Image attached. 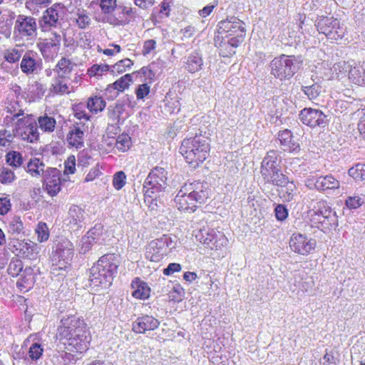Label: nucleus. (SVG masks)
<instances>
[{"instance_id":"33","label":"nucleus","mask_w":365,"mask_h":365,"mask_svg":"<svg viewBox=\"0 0 365 365\" xmlns=\"http://www.w3.org/2000/svg\"><path fill=\"white\" fill-rule=\"evenodd\" d=\"M41 53L46 60H50L57 54L59 47L53 41L45 39L43 42L38 44Z\"/></svg>"},{"instance_id":"29","label":"nucleus","mask_w":365,"mask_h":365,"mask_svg":"<svg viewBox=\"0 0 365 365\" xmlns=\"http://www.w3.org/2000/svg\"><path fill=\"white\" fill-rule=\"evenodd\" d=\"M349 79L356 85L365 86L364 66L359 64L351 66L349 71Z\"/></svg>"},{"instance_id":"57","label":"nucleus","mask_w":365,"mask_h":365,"mask_svg":"<svg viewBox=\"0 0 365 365\" xmlns=\"http://www.w3.org/2000/svg\"><path fill=\"white\" fill-rule=\"evenodd\" d=\"M133 64V61L129 58H124L117 62L113 66L112 72L122 73Z\"/></svg>"},{"instance_id":"46","label":"nucleus","mask_w":365,"mask_h":365,"mask_svg":"<svg viewBox=\"0 0 365 365\" xmlns=\"http://www.w3.org/2000/svg\"><path fill=\"white\" fill-rule=\"evenodd\" d=\"M86 104L83 103H80L73 106V115L78 120V121L84 120V121L87 122L90 120L91 115L86 112Z\"/></svg>"},{"instance_id":"23","label":"nucleus","mask_w":365,"mask_h":365,"mask_svg":"<svg viewBox=\"0 0 365 365\" xmlns=\"http://www.w3.org/2000/svg\"><path fill=\"white\" fill-rule=\"evenodd\" d=\"M160 321L151 315L144 314L137 317L132 323V330L136 334H145L158 328Z\"/></svg>"},{"instance_id":"36","label":"nucleus","mask_w":365,"mask_h":365,"mask_svg":"<svg viewBox=\"0 0 365 365\" xmlns=\"http://www.w3.org/2000/svg\"><path fill=\"white\" fill-rule=\"evenodd\" d=\"M86 106L91 113H97L104 110L106 102L102 97L92 96L88 99Z\"/></svg>"},{"instance_id":"43","label":"nucleus","mask_w":365,"mask_h":365,"mask_svg":"<svg viewBox=\"0 0 365 365\" xmlns=\"http://www.w3.org/2000/svg\"><path fill=\"white\" fill-rule=\"evenodd\" d=\"M24 264L22 261L16 257H13L8 266L7 272L13 277H17L23 271Z\"/></svg>"},{"instance_id":"2","label":"nucleus","mask_w":365,"mask_h":365,"mask_svg":"<svg viewBox=\"0 0 365 365\" xmlns=\"http://www.w3.org/2000/svg\"><path fill=\"white\" fill-rule=\"evenodd\" d=\"M119 264L117 255L109 253L103 255L90 269L89 286L96 291L108 288L117 274Z\"/></svg>"},{"instance_id":"22","label":"nucleus","mask_w":365,"mask_h":365,"mask_svg":"<svg viewBox=\"0 0 365 365\" xmlns=\"http://www.w3.org/2000/svg\"><path fill=\"white\" fill-rule=\"evenodd\" d=\"M281 162L282 160L279 151L275 150H269L261 163L260 173L262 178L269 173L282 168Z\"/></svg>"},{"instance_id":"41","label":"nucleus","mask_w":365,"mask_h":365,"mask_svg":"<svg viewBox=\"0 0 365 365\" xmlns=\"http://www.w3.org/2000/svg\"><path fill=\"white\" fill-rule=\"evenodd\" d=\"M63 79H65L64 78H60L58 76H56L53 82L52 83L50 91L54 94H64V93H69L68 91V86L66 83H63Z\"/></svg>"},{"instance_id":"38","label":"nucleus","mask_w":365,"mask_h":365,"mask_svg":"<svg viewBox=\"0 0 365 365\" xmlns=\"http://www.w3.org/2000/svg\"><path fill=\"white\" fill-rule=\"evenodd\" d=\"M322 86L318 83L302 85L301 90L310 100L317 99L322 93Z\"/></svg>"},{"instance_id":"47","label":"nucleus","mask_w":365,"mask_h":365,"mask_svg":"<svg viewBox=\"0 0 365 365\" xmlns=\"http://www.w3.org/2000/svg\"><path fill=\"white\" fill-rule=\"evenodd\" d=\"M150 288L145 282H140L137 284L136 289L133 292V297L136 299H145L150 296Z\"/></svg>"},{"instance_id":"7","label":"nucleus","mask_w":365,"mask_h":365,"mask_svg":"<svg viewBox=\"0 0 365 365\" xmlns=\"http://www.w3.org/2000/svg\"><path fill=\"white\" fill-rule=\"evenodd\" d=\"M218 33L225 34V38H232L244 41L246 35L245 24L236 16H227L218 24Z\"/></svg>"},{"instance_id":"11","label":"nucleus","mask_w":365,"mask_h":365,"mask_svg":"<svg viewBox=\"0 0 365 365\" xmlns=\"http://www.w3.org/2000/svg\"><path fill=\"white\" fill-rule=\"evenodd\" d=\"M305 185L309 190L330 193L339 189L340 182L333 175H309L305 180Z\"/></svg>"},{"instance_id":"51","label":"nucleus","mask_w":365,"mask_h":365,"mask_svg":"<svg viewBox=\"0 0 365 365\" xmlns=\"http://www.w3.org/2000/svg\"><path fill=\"white\" fill-rule=\"evenodd\" d=\"M0 171V182L4 185L12 183L16 178L14 171L8 168L3 167Z\"/></svg>"},{"instance_id":"39","label":"nucleus","mask_w":365,"mask_h":365,"mask_svg":"<svg viewBox=\"0 0 365 365\" xmlns=\"http://www.w3.org/2000/svg\"><path fill=\"white\" fill-rule=\"evenodd\" d=\"M39 128L44 132H53L55 129L56 121L53 117L46 114L38 118Z\"/></svg>"},{"instance_id":"52","label":"nucleus","mask_w":365,"mask_h":365,"mask_svg":"<svg viewBox=\"0 0 365 365\" xmlns=\"http://www.w3.org/2000/svg\"><path fill=\"white\" fill-rule=\"evenodd\" d=\"M131 145L130 137L125 133L119 135L116 139L115 146L116 148L123 152L129 149Z\"/></svg>"},{"instance_id":"44","label":"nucleus","mask_w":365,"mask_h":365,"mask_svg":"<svg viewBox=\"0 0 365 365\" xmlns=\"http://www.w3.org/2000/svg\"><path fill=\"white\" fill-rule=\"evenodd\" d=\"M24 230V224L19 216H14L8 223V232L11 235H19Z\"/></svg>"},{"instance_id":"20","label":"nucleus","mask_w":365,"mask_h":365,"mask_svg":"<svg viewBox=\"0 0 365 365\" xmlns=\"http://www.w3.org/2000/svg\"><path fill=\"white\" fill-rule=\"evenodd\" d=\"M43 185L51 196L56 195L61 190V172L57 168H48L43 173Z\"/></svg>"},{"instance_id":"28","label":"nucleus","mask_w":365,"mask_h":365,"mask_svg":"<svg viewBox=\"0 0 365 365\" xmlns=\"http://www.w3.org/2000/svg\"><path fill=\"white\" fill-rule=\"evenodd\" d=\"M203 60L202 54L195 51L192 52L187 58L185 68L190 73H194L202 68Z\"/></svg>"},{"instance_id":"56","label":"nucleus","mask_w":365,"mask_h":365,"mask_svg":"<svg viewBox=\"0 0 365 365\" xmlns=\"http://www.w3.org/2000/svg\"><path fill=\"white\" fill-rule=\"evenodd\" d=\"M109 66L107 64H93L88 70V74L90 76H102L104 73L109 71Z\"/></svg>"},{"instance_id":"30","label":"nucleus","mask_w":365,"mask_h":365,"mask_svg":"<svg viewBox=\"0 0 365 365\" xmlns=\"http://www.w3.org/2000/svg\"><path fill=\"white\" fill-rule=\"evenodd\" d=\"M73 68V64L70 59L62 57L57 63L53 71L60 78H68Z\"/></svg>"},{"instance_id":"61","label":"nucleus","mask_w":365,"mask_h":365,"mask_svg":"<svg viewBox=\"0 0 365 365\" xmlns=\"http://www.w3.org/2000/svg\"><path fill=\"white\" fill-rule=\"evenodd\" d=\"M364 202L363 198L359 196H349L346 200L345 204L349 209H356Z\"/></svg>"},{"instance_id":"16","label":"nucleus","mask_w":365,"mask_h":365,"mask_svg":"<svg viewBox=\"0 0 365 365\" xmlns=\"http://www.w3.org/2000/svg\"><path fill=\"white\" fill-rule=\"evenodd\" d=\"M63 15L64 6L60 4H55L43 12L39 21L40 25L44 29L57 27L61 25L60 20L63 19Z\"/></svg>"},{"instance_id":"60","label":"nucleus","mask_w":365,"mask_h":365,"mask_svg":"<svg viewBox=\"0 0 365 365\" xmlns=\"http://www.w3.org/2000/svg\"><path fill=\"white\" fill-rule=\"evenodd\" d=\"M126 175L123 171H118L113 175V187L119 190L125 184Z\"/></svg>"},{"instance_id":"45","label":"nucleus","mask_w":365,"mask_h":365,"mask_svg":"<svg viewBox=\"0 0 365 365\" xmlns=\"http://www.w3.org/2000/svg\"><path fill=\"white\" fill-rule=\"evenodd\" d=\"M6 162L12 168L20 167L24 162L22 155L18 151H9L6 155Z\"/></svg>"},{"instance_id":"37","label":"nucleus","mask_w":365,"mask_h":365,"mask_svg":"<svg viewBox=\"0 0 365 365\" xmlns=\"http://www.w3.org/2000/svg\"><path fill=\"white\" fill-rule=\"evenodd\" d=\"M45 164L38 158L31 159L27 164L26 171L33 177L43 175Z\"/></svg>"},{"instance_id":"17","label":"nucleus","mask_w":365,"mask_h":365,"mask_svg":"<svg viewBox=\"0 0 365 365\" xmlns=\"http://www.w3.org/2000/svg\"><path fill=\"white\" fill-rule=\"evenodd\" d=\"M289 247L293 252L299 255H307L314 250L316 240L311 238L309 239L304 235L294 233L290 238Z\"/></svg>"},{"instance_id":"63","label":"nucleus","mask_w":365,"mask_h":365,"mask_svg":"<svg viewBox=\"0 0 365 365\" xmlns=\"http://www.w3.org/2000/svg\"><path fill=\"white\" fill-rule=\"evenodd\" d=\"M64 174H73L76 171V158L70 155L64 163Z\"/></svg>"},{"instance_id":"19","label":"nucleus","mask_w":365,"mask_h":365,"mask_svg":"<svg viewBox=\"0 0 365 365\" xmlns=\"http://www.w3.org/2000/svg\"><path fill=\"white\" fill-rule=\"evenodd\" d=\"M115 15L108 18V22L113 26H125L138 16L135 8L118 4Z\"/></svg>"},{"instance_id":"35","label":"nucleus","mask_w":365,"mask_h":365,"mask_svg":"<svg viewBox=\"0 0 365 365\" xmlns=\"http://www.w3.org/2000/svg\"><path fill=\"white\" fill-rule=\"evenodd\" d=\"M14 135H18L22 140H26L29 143H34L38 139L36 122L35 121L31 126L26 127L25 129L21 130V133H16Z\"/></svg>"},{"instance_id":"25","label":"nucleus","mask_w":365,"mask_h":365,"mask_svg":"<svg viewBox=\"0 0 365 365\" xmlns=\"http://www.w3.org/2000/svg\"><path fill=\"white\" fill-rule=\"evenodd\" d=\"M8 241L9 247H14L15 250L18 252L17 255H21L24 258L32 259L36 255L34 244L11 237L8 238Z\"/></svg>"},{"instance_id":"40","label":"nucleus","mask_w":365,"mask_h":365,"mask_svg":"<svg viewBox=\"0 0 365 365\" xmlns=\"http://www.w3.org/2000/svg\"><path fill=\"white\" fill-rule=\"evenodd\" d=\"M22 116V118L19 117L14 123V134L21 133V130L26 127L31 126L36 121L31 115Z\"/></svg>"},{"instance_id":"9","label":"nucleus","mask_w":365,"mask_h":365,"mask_svg":"<svg viewBox=\"0 0 365 365\" xmlns=\"http://www.w3.org/2000/svg\"><path fill=\"white\" fill-rule=\"evenodd\" d=\"M197 240L210 250H220L227 245V239L225 235L208 226L200 228L195 235Z\"/></svg>"},{"instance_id":"26","label":"nucleus","mask_w":365,"mask_h":365,"mask_svg":"<svg viewBox=\"0 0 365 365\" xmlns=\"http://www.w3.org/2000/svg\"><path fill=\"white\" fill-rule=\"evenodd\" d=\"M278 140L284 151L298 153L300 151V145L295 140L290 130L285 129L278 133Z\"/></svg>"},{"instance_id":"59","label":"nucleus","mask_w":365,"mask_h":365,"mask_svg":"<svg viewBox=\"0 0 365 365\" xmlns=\"http://www.w3.org/2000/svg\"><path fill=\"white\" fill-rule=\"evenodd\" d=\"M22 50H19L16 48L8 50L5 53L4 58L7 62L14 63L19 61L22 56Z\"/></svg>"},{"instance_id":"27","label":"nucleus","mask_w":365,"mask_h":365,"mask_svg":"<svg viewBox=\"0 0 365 365\" xmlns=\"http://www.w3.org/2000/svg\"><path fill=\"white\" fill-rule=\"evenodd\" d=\"M68 215L70 225H73L77 228L82 227V223L86 218L84 207L72 205L68 209Z\"/></svg>"},{"instance_id":"64","label":"nucleus","mask_w":365,"mask_h":365,"mask_svg":"<svg viewBox=\"0 0 365 365\" xmlns=\"http://www.w3.org/2000/svg\"><path fill=\"white\" fill-rule=\"evenodd\" d=\"M274 212L276 218L279 221H283L288 217V210L282 204H279L275 207Z\"/></svg>"},{"instance_id":"15","label":"nucleus","mask_w":365,"mask_h":365,"mask_svg":"<svg viewBox=\"0 0 365 365\" xmlns=\"http://www.w3.org/2000/svg\"><path fill=\"white\" fill-rule=\"evenodd\" d=\"M170 237L163 235L162 237L150 242L146 247L145 257L151 262L160 261L167 253V250L170 243Z\"/></svg>"},{"instance_id":"54","label":"nucleus","mask_w":365,"mask_h":365,"mask_svg":"<svg viewBox=\"0 0 365 365\" xmlns=\"http://www.w3.org/2000/svg\"><path fill=\"white\" fill-rule=\"evenodd\" d=\"M36 233L37 234L38 240L40 242L48 240L49 237V231L46 223L40 222L36 228Z\"/></svg>"},{"instance_id":"4","label":"nucleus","mask_w":365,"mask_h":365,"mask_svg":"<svg viewBox=\"0 0 365 365\" xmlns=\"http://www.w3.org/2000/svg\"><path fill=\"white\" fill-rule=\"evenodd\" d=\"M210 140L201 133L182 141L179 152L186 162L195 168L207 158L210 153Z\"/></svg>"},{"instance_id":"24","label":"nucleus","mask_w":365,"mask_h":365,"mask_svg":"<svg viewBox=\"0 0 365 365\" xmlns=\"http://www.w3.org/2000/svg\"><path fill=\"white\" fill-rule=\"evenodd\" d=\"M215 45L219 49V54L223 57H230L235 54V48H237L243 41L232 38L220 37L219 36L214 38Z\"/></svg>"},{"instance_id":"50","label":"nucleus","mask_w":365,"mask_h":365,"mask_svg":"<svg viewBox=\"0 0 365 365\" xmlns=\"http://www.w3.org/2000/svg\"><path fill=\"white\" fill-rule=\"evenodd\" d=\"M102 12L105 14H110L118 7L117 0H98Z\"/></svg>"},{"instance_id":"1","label":"nucleus","mask_w":365,"mask_h":365,"mask_svg":"<svg viewBox=\"0 0 365 365\" xmlns=\"http://www.w3.org/2000/svg\"><path fill=\"white\" fill-rule=\"evenodd\" d=\"M56 336L60 340L65 339L64 344L71 351H86L91 341V334L83 319L71 316L61 321Z\"/></svg>"},{"instance_id":"62","label":"nucleus","mask_w":365,"mask_h":365,"mask_svg":"<svg viewBox=\"0 0 365 365\" xmlns=\"http://www.w3.org/2000/svg\"><path fill=\"white\" fill-rule=\"evenodd\" d=\"M94 243L96 242L89 239V237L83 236L80 242L79 252L83 255L86 254L91 249Z\"/></svg>"},{"instance_id":"5","label":"nucleus","mask_w":365,"mask_h":365,"mask_svg":"<svg viewBox=\"0 0 365 365\" xmlns=\"http://www.w3.org/2000/svg\"><path fill=\"white\" fill-rule=\"evenodd\" d=\"M269 68L270 74L281 81L289 80L299 69L295 56L284 54L274 58Z\"/></svg>"},{"instance_id":"58","label":"nucleus","mask_w":365,"mask_h":365,"mask_svg":"<svg viewBox=\"0 0 365 365\" xmlns=\"http://www.w3.org/2000/svg\"><path fill=\"white\" fill-rule=\"evenodd\" d=\"M364 165L358 164L355 168H351L349 170L348 173L349 176L357 180H363L365 179V173H364Z\"/></svg>"},{"instance_id":"12","label":"nucleus","mask_w":365,"mask_h":365,"mask_svg":"<svg viewBox=\"0 0 365 365\" xmlns=\"http://www.w3.org/2000/svg\"><path fill=\"white\" fill-rule=\"evenodd\" d=\"M168 172L161 167H155L148 174L143 184V191L148 193H160L167 186Z\"/></svg>"},{"instance_id":"49","label":"nucleus","mask_w":365,"mask_h":365,"mask_svg":"<svg viewBox=\"0 0 365 365\" xmlns=\"http://www.w3.org/2000/svg\"><path fill=\"white\" fill-rule=\"evenodd\" d=\"M133 83V76L130 73H127L113 83V86L117 87L120 92H123L128 88L130 83Z\"/></svg>"},{"instance_id":"31","label":"nucleus","mask_w":365,"mask_h":365,"mask_svg":"<svg viewBox=\"0 0 365 365\" xmlns=\"http://www.w3.org/2000/svg\"><path fill=\"white\" fill-rule=\"evenodd\" d=\"M278 195L284 202H290L297 195V187L293 180H288L287 183L279 187Z\"/></svg>"},{"instance_id":"6","label":"nucleus","mask_w":365,"mask_h":365,"mask_svg":"<svg viewBox=\"0 0 365 365\" xmlns=\"http://www.w3.org/2000/svg\"><path fill=\"white\" fill-rule=\"evenodd\" d=\"M314 26L320 34L330 39H341L345 34V29L340 25L339 20L333 16H318Z\"/></svg>"},{"instance_id":"55","label":"nucleus","mask_w":365,"mask_h":365,"mask_svg":"<svg viewBox=\"0 0 365 365\" xmlns=\"http://www.w3.org/2000/svg\"><path fill=\"white\" fill-rule=\"evenodd\" d=\"M103 232V226L101 224H96L93 227L88 230L86 236L89 237V239L97 243L101 239Z\"/></svg>"},{"instance_id":"8","label":"nucleus","mask_w":365,"mask_h":365,"mask_svg":"<svg viewBox=\"0 0 365 365\" xmlns=\"http://www.w3.org/2000/svg\"><path fill=\"white\" fill-rule=\"evenodd\" d=\"M73 255V243L66 238H61L53 252L52 260L56 262L57 269L66 270L70 267Z\"/></svg>"},{"instance_id":"18","label":"nucleus","mask_w":365,"mask_h":365,"mask_svg":"<svg viewBox=\"0 0 365 365\" xmlns=\"http://www.w3.org/2000/svg\"><path fill=\"white\" fill-rule=\"evenodd\" d=\"M88 127L83 121L74 122L70 127L66 135V141L69 146L77 149L84 146V135Z\"/></svg>"},{"instance_id":"13","label":"nucleus","mask_w":365,"mask_h":365,"mask_svg":"<svg viewBox=\"0 0 365 365\" xmlns=\"http://www.w3.org/2000/svg\"><path fill=\"white\" fill-rule=\"evenodd\" d=\"M299 118L303 124L312 128L316 127L324 128L330 121L329 115L319 109L312 108L302 109L299 114Z\"/></svg>"},{"instance_id":"53","label":"nucleus","mask_w":365,"mask_h":365,"mask_svg":"<svg viewBox=\"0 0 365 365\" xmlns=\"http://www.w3.org/2000/svg\"><path fill=\"white\" fill-rule=\"evenodd\" d=\"M43 352L42 345L37 342H34L29 347L28 355L32 361L39 359Z\"/></svg>"},{"instance_id":"21","label":"nucleus","mask_w":365,"mask_h":365,"mask_svg":"<svg viewBox=\"0 0 365 365\" xmlns=\"http://www.w3.org/2000/svg\"><path fill=\"white\" fill-rule=\"evenodd\" d=\"M20 68L26 75L38 73L42 69V61L36 52L28 51L22 57Z\"/></svg>"},{"instance_id":"3","label":"nucleus","mask_w":365,"mask_h":365,"mask_svg":"<svg viewBox=\"0 0 365 365\" xmlns=\"http://www.w3.org/2000/svg\"><path fill=\"white\" fill-rule=\"evenodd\" d=\"M211 189L207 182L194 181L185 183L178 191L175 202L178 209L195 212L197 204L202 205L210 197Z\"/></svg>"},{"instance_id":"42","label":"nucleus","mask_w":365,"mask_h":365,"mask_svg":"<svg viewBox=\"0 0 365 365\" xmlns=\"http://www.w3.org/2000/svg\"><path fill=\"white\" fill-rule=\"evenodd\" d=\"M159 193H148L145 192V202L147 204L150 211H157L160 207L159 204H162L160 198L162 196Z\"/></svg>"},{"instance_id":"14","label":"nucleus","mask_w":365,"mask_h":365,"mask_svg":"<svg viewBox=\"0 0 365 365\" xmlns=\"http://www.w3.org/2000/svg\"><path fill=\"white\" fill-rule=\"evenodd\" d=\"M14 34L16 38H34L37 34L36 19L30 16L19 15L15 21Z\"/></svg>"},{"instance_id":"34","label":"nucleus","mask_w":365,"mask_h":365,"mask_svg":"<svg viewBox=\"0 0 365 365\" xmlns=\"http://www.w3.org/2000/svg\"><path fill=\"white\" fill-rule=\"evenodd\" d=\"M22 272L23 274L16 283L17 286L23 287L26 289L31 288L36 281L34 268L26 267L25 269H23Z\"/></svg>"},{"instance_id":"10","label":"nucleus","mask_w":365,"mask_h":365,"mask_svg":"<svg viewBox=\"0 0 365 365\" xmlns=\"http://www.w3.org/2000/svg\"><path fill=\"white\" fill-rule=\"evenodd\" d=\"M135 106V102L133 100V96L126 94L114 104L108 107V116L115 124L122 123L130 115L128 109H132Z\"/></svg>"},{"instance_id":"48","label":"nucleus","mask_w":365,"mask_h":365,"mask_svg":"<svg viewBox=\"0 0 365 365\" xmlns=\"http://www.w3.org/2000/svg\"><path fill=\"white\" fill-rule=\"evenodd\" d=\"M319 222L324 229L335 228L338 226V217L336 214H329L323 218H318Z\"/></svg>"},{"instance_id":"32","label":"nucleus","mask_w":365,"mask_h":365,"mask_svg":"<svg viewBox=\"0 0 365 365\" xmlns=\"http://www.w3.org/2000/svg\"><path fill=\"white\" fill-rule=\"evenodd\" d=\"M289 179V177L282 172V168L263 178L266 183L271 184L277 187L282 186L285 183L287 184Z\"/></svg>"}]
</instances>
